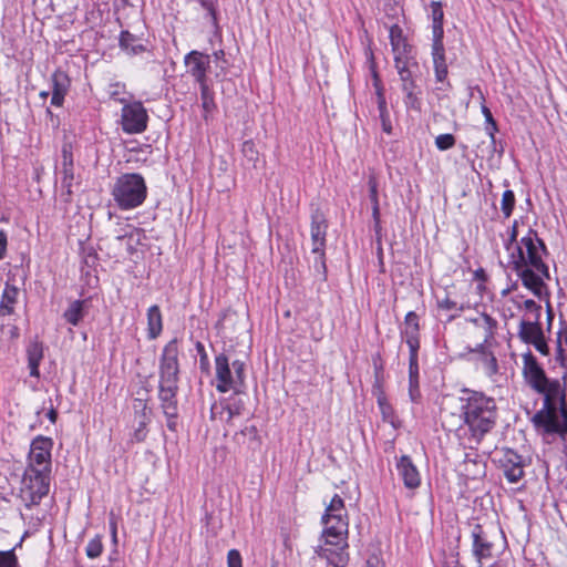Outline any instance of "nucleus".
Returning a JSON list of instances; mask_svg holds the SVG:
<instances>
[{"mask_svg": "<svg viewBox=\"0 0 567 567\" xmlns=\"http://www.w3.org/2000/svg\"><path fill=\"white\" fill-rule=\"evenodd\" d=\"M148 115L141 102L125 103L122 109V130L127 134H140L147 127Z\"/></svg>", "mask_w": 567, "mask_h": 567, "instance_id": "f8f14e48", "label": "nucleus"}, {"mask_svg": "<svg viewBox=\"0 0 567 567\" xmlns=\"http://www.w3.org/2000/svg\"><path fill=\"white\" fill-rule=\"evenodd\" d=\"M196 349H197V351L199 353L200 363L207 365L208 364V359H207V354H206V351H205V348H204L203 343L197 342Z\"/></svg>", "mask_w": 567, "mask_h": 567, "instance_id": "bf43d9fd", "label": "nucleus"}, {"mask_svg": "<svg viewBox=\"0 0 567 567\" xmlns=\"http://www.w3.org/2000/svg\"><path fill=\"white\" fill-rule=\"evenodd\" d=\"M178 342L171 340L163 349L159 358V383H178Z\"/></svg>", "mask_w": 567, "mask_h": 567, "instance_id": "1a4fd4ad", "label": "nucleus"}, {"mask_svg": "<svg viewBox=\"0 0 567 567\" xmlns=\"http://www.w3.org/2000/svg\"><path fill=\"white\" fill-rule=\"evenodd\" d=\"M220 419L227 424H231L235 417L241 416L245 412L246 402L243 396V390L228 396L220 403Z\"/></svg>", "mask_w": 567, "mask_h": 567, "instance_id": "a211bd4d", "label": "nucleus"}, {"mask_svg": "<svg viewBox=\"0 0 567 567\" xmlns=\"http://www.w3.org/2000/svg\"><path fill=\"white\" fill-rule=\"evenodd\" d=\"M432 59L434 64L435 79L443 82L447 76V64L443 39H432Z\"/></svg>", "mask_w": 567, "mask_h": 567, "instance_id": "5701e85b", "label": "nucleus"}, {"mask_svg": "<svg viewBox=\"0 0 567 567\" xmlns=\"http://www.w3.org/2000/svg\"><path fill=\"white\" fill-rule=\"evenodd\" d=\"M523 377L543 396L532 422L544 440L567 436V393L559 380L549 379L530 351L523 354Z\"/></svg>", "mask_w": 567, "mask_h": 567, "instance_id": "f257e3e1", "label": "nucleus"}, {"mask_svg": "<svg viewBox=\"0 0 567 567\" xmlns=\"http://www.w3.org/2000/svg\"><path fill=\"white\" fill-rule=\"evenodd\" d=\"M87 313L86 300H74L63 312L65 321L72 326H78Z\"/></svg>", "mask_w": 567, "mask_h": 567, "instance_id": "bb28decb", "label": "nucleus"}, {"mask_svg": "<svg viewBox=\"0 0 567 567\" xmlns=\"http://www.w3.org/2000/svg\"><path fill=\"white\" fill-rule=\"evenodd\" d=\"M240 437L244 439L243 443H247L252 449L260 444V436L255 425H246L238 433H236V439L238 441H240Z\"/></svg>", "mask_w": 567, "mask_h": 567, "instance_id": "2f4dec72", "label": "nucleus"}, {"mask_svg": "<svg viewBox=\"0 0 567 567\" xmlns=\"http://www.w3.org/2000/svg\"><path fill=\"white\" fill-rule=\"evenodd\" d=\"M163 330V318L159 307L154 305L147 310V337L150 340L156 339Z\"/></svg>", "mask_w": 567, "mask_h": 567, "instance_id": "cd10ccee", "label": "nucleus"}, {"mask_svg": "<svg viewBox=\"0 0 567 567\" xmlns=\"http://www.w3.org/2000/svg\"><path fill=\"white\" fill-rule=\"evenodd\" d=\"M147 188L140 174H124L117 178L113 196L121 209H133L146 198Z\"/></svg>", "mask_w": 567, "mask_h": 567, "instance_id": "39448f33", "label": "nucleus"}, {"mask_svg": "<svg viewBox=\"0 0 567 567\" xmlns=\"http://www.w3.org/2000/svg\"><path fill=\"white\" fill-rule=\"evenodd\" d=\"M0 567H19L14 550H0Z\"/></svg>", "mask_w": 567, "mask_h": 567, "instance_id": "c03bdc74", "label": "nucleus"}, {"mask_svg": "<svg viewBox=\"0 0 567 567\" xmlns=\"http://www.w3.org/2000/svg\"><path fill=\"white\" fill-rule=\"evenodd\" d=\"M465 320L472 326L468 334L476 340L475 344H481L482 348L483 346L492 347L495 343V336L498 330V321L495 318L482 312Z\"/></svg>", "mask_w": 567, "mask_h": 567, "instance_id": "6e6552de", "label": "nucleus"}, {"mask_svg": "<svg viewBox=\"0 0 567 567\" xmlns=\"http://www.w3.org/2000/svg\"><path fill=\"white\" fill-rule=\"evenodd\" d=\"M377 94H378V109H379V113H386L388 112L386 102H385V97L383 95L382 90L378 87Z\"/></svg>", "mask_w": 567, "mask_h": 567, "instance_id": "4d7b16f0", "label": "nucleus"}, {"mask_svg": "<svg viewBox=\"0 0 567 567\" xmlns=\"http://www.w3.org/2000/svg\"><path fill=\"white\" fill-rule=\"evenodd\" d=\"M202 106L206 112H212L215 109L214 94L208 84L199 85Z\"/></svg>", "mask_w": 567, "mask_h": 567, "instance_id": "c9c22d12", "label": "nucleus"}, {"mask_svg": "<svg viewBox=\"0 0 567 567\" xmlns=\"http://www.w3.org/2000/svg\"><path fill=\"white\" fill-rule=\"evenodd\" d=\"M241 152L245 157H247L249 161H256L258 157V151L256 148V145L252 141H245L243 143Z\"/></svg>", "mask_w": 567, "mask_h": 567, "instance_id": "3c124183", "label": "nucleus"}, {"mask_svg": "<svg viewBox=\"0 0 567 567\" xmlns=\"http://www.w3.org/2000/svg\"><path fill=\"white\" fill-rule=\"evenodd\" d=\"M392 52H393V55H394V60H396L398 58H414L412 55V48L411 45L406 42V43H403V44H400L398 47H393L392 48Z\"/></svg>", "mask_w": 567, "mask_h": 567, "instance_id": "603ef678", "label": "nucleus"}, {"mask_svg": "<svg viewBox=\"0 0 567 567\" xmlns=\"http://www.w3.org/2000/svg\"><path fill=\"white\" fill-rule=\"evenodd\" d=\"M47 416L48 419L52 422V423H55L56 421V417H58V412L51 406L47 413Z\"/></svg>", "mask_w": 567, "mask_h": 567, "instance_id": "0e129e2a", "label": "nucleus"}, {"mask_svg": "<svg viewBox=\"0 0 567 567\" xmlns=\"http://www.w3.org/2000/svg\"><path fill=\"white\" fill-rule=\"evenodd\" d=\"M327 220L323 215H315L311 224L312 254L316 255L315 264L324 270V246L327 234Z\"/></svg>", "mask_w": 567, "mask_h": 567, "instance_id": "2eb2a0df", "label": "nucleus"}, {"mask_svg": "<svg viewBox=\"0 0 567 567\" xmlns=\"http://www.w3.org/2000/svg\"><path fill=\"white\" fill-rule=\"evenodd\" d=\"M19 290L14 286H6L0 301V311L2 315H11L13 306L17 302Z\"/></svg>", "mask_w": 567, "mask_h": 567, "instance_id": "7c9ffc66", "label": "nucleus"}, {"mask_svg": "<svg viewBox=\"0 0 567 567\" xmlns=\"http://www.w3.org/2000/svg\"><path fill=\"white\" fill-rule=\"evenodd\" d=\"M178 383H159L158 398L165 416H177Z\"/></svg>", "mask_w": 567, "mask_h": 567, "instance_id": "6ab92c4d", "label": "nucleus"}, {"mask_svg": "<svg viewBox=\"0 0 567 567\" xmlns=\"http://www.w3.org/2000/svg\"><path fill=\"white\" fill-rule=\"evenodd\" d=\"M378 405L382 414V419L395 427L396 416L394 414L392 405L386 401L384 395L381 394L378 396Z\"/></svg>", "mask_w": 567, "mask_h": 567, "instance_id": "72a5a7b5", "label": "nucleus"}, {"mask_svg": "<svg viewBox=\"0 0 567 567\" xmlns=\"http://www.w3.org/2000/svg\"><path fill=\"white\" fill-rule=\"evenodd\" d=\"M504 475L509 483H517L524 476L522 456L513 450H506L501 460Z\"/></svg>", "mask_w": 567, "mask_h": 567, "instance_id": "dca6fc26", "label": "nucleus"}, {"mask_svg": "<svg viewBox=\"0 0 567 567\" xmlns=\"http://www.w3.org/2000/svg\"><path fill=\"white\" fill-rule=\"evenodd\" d=\"M7 251V236L0 231V259H2Z\"/></svg>", "mask_w": 567, "mask_h": 567, "instance_id": "680f3d73", "label": "nucleus"}, {"mask_svg": "<svg viewBox=\"0 0 567 567\" xmlns=\"http://www.w3.org/2000/svg\"><path fill=\"white\" fill-rule=\"evenodd\" d=\"M321 522L323 524V544L319 548V556L326 558L334 567H344L349 561V519L344 502L338 494L326 507Z\"/></svg>", "mask_w": 567, "mask_h": 567, "instance_id": "7ed1b4c3", "label": "nucleus"}, {"mask_svg": "<svg viewBox=\"0 0 567 567\" xmlns=\"http://www.w3.org/2000/svg\"><path fill=\"white\" fill-rule=\"evenodd\" d=\"M380 120H381V124H382V130L388 133V134H391L392 132V125H391V120H390V114L389 112L386 113H380Z\"/></svg>", "mask_w": 567, "mask_h": 567, "instance_id": "6e6d98bb", "label": "nucleus"}, {"mask_svg": "<svg viewBox=\"0 0 567 567\" xmlns=\"http://www.w3.org/2000/svg\"><path fill=\"white\" fill-rule=\"evenodd\" d=\"M70 87V79L63 71H55L52 74V97L51 104L54 106H62L64 97Z\"/></svg>", "mask_w": 567, "mask_h": 567, "instance_id": "b1692460", "label": "nucleus"}, {"mask_svg": "<svg viewBox=\"0 0 567 567\" xmlns=\"http://www.w3.org/2000/svg\"><path fill=\"white\" fill-rule=\"evenodd\" d=\"M389 38L392 48L406 43V39L403 35V30L399 24H393L390 27Z\"/></svg>", "mask_w": 567, "mask_h": 567, "instance_id": "4c0bfd02", "label": "nucleus"}, {"mask_svg": "<svg viewBox=\"0 0 567 567\" xmlns=\"http://www.w3.org/2000/svg\"><path fill=\"white\" fill-rule=\"evenodd\" d=\"M167 417V427L172 431L176 430V419L177 416H166Z\"/></svg>", "mask_w": 567, "mask_h": 567, "instance_id": "e2e57ef3", "label": "nucleus"}, {"mask_svg": "<svg viewBox=\"0 0 567 567\" xmlns=\"http://www.w3.org/2000/svg\"><path fill=\"white\" fill-rule=\"evenodd\" d=\"M368 186L370 192V199L372 203L373 213H379L378 205V179L374 174H370L368 178Z\"/></svg>", "mask_w": 567, "mask_h": 567, "instance_id": "e433bc0d", "label": "nucleus"}, {"mask_svg": "<svg viewBox=\"0 0 567 567\" xmlns=\"http://www.w3.org/2000/svg\"><path fill=\"white\" fill-rule=\"evenodd\" d=\"M365 567H384V563L379 556L372 555L367 559Z\"/></svg>", "mask_w": 567, "mask_h": 567, "instance_id": "13d9d810", "label": "nucleus"}, {"mask_svg": "<svg viewBox=\"0 0 567 567\" xmlns=\"http://www.w3.org/2000/svg\"><path fill=\"white\" fill-rule=\"evenodd\" d=\"M420 324L419 316L414 311H409L404 319V327L401 330V336L409 347V350L420 348Z\"/></svg>", "mask_w": 567, "mask_h": 567, "instance_id": "412c9836", "label": "nucleus"}, {"mask_svg": "<svg viewBox=\"0 0 567 567\" xmlns=\"http://www.w3.org/2000/svg\"><path fill=\"white\" fill-rule=\"evenodd\" d=\"M136 402H138L137 406H141L143 409V411L145 412L146 404L140 399H137ZM143 415H145V413ZM146 424H147V419H146V416H144L143 421L140 422V426L134 432V439L136 441L142 442L146 437Z\"/></svg>", "mask_w": 567, "mask_h": 567, "instance_id": "79ce46f5", "label": "nucleus"}, {"mask_svg": "<svg viewBox=\"0 0 567 567\" xmlns=\"http://www.w3.org/2000/svg\"><path fill=\"white\" fill-rule=\"evenodd\" d=\"M502 210L503 213H512L515 206V195L512 190H505L502 196Z\"/></svg>", "mask_w": 567, "mask_h": 567, "instance_id": "de8ad7c7", "label": "nucleus"}, {"mask_svg": "<svg viewBox=\"0 0 567 567\" xmlns=\"http://www.w3.org/2000/svg\"><path fill=\"white\" fill-rule=\"evenodd\" d=\"M419 348L410 350L409 359V378L419 379V363H417Z\"/></svg>", "mask_w": 567, "mask_h": 567, "instance_id": "49530a36", "label": "nucleus"}, {"mask_svg": "<svg viewBox=\"0 0 567 567\" xmlns=\"http://www.w3.org/2000/svg\"><path fill=\"white\" fill-rule=\"evenodd\" d=\"M50 473L33 467H25L22 477L21 498L27 506L37 505L47 496L50 488Z\"/></svg>", "mask_w": 567, "mask_h": 567, "instance_id": "0eeeda50", "label": "nucleus"}, {"mask_svg": "<svg viewBox=\"0 0 567 567\" xmlns=\"http://www.w3.org/2000/svg\"><path fill=\"white\" fill-rule=\"evenodd\" d=\"M556 360L561 364H566L567 360V331L560 329L557 332V349H556Z\"/></svg>", "mask_w": 567, "mask_h": 567, "instance_id": "473e14b6", "label": "nucleus"}, {"mask_svg": "<svg viewBox=\"0 0 567 567\" xmlns=\"http://www.w3.org/2000/svg\"><path fill=\"white\" fill-rule=\"evenodd\" d=\"M508 238L504 241L507 251L508 266L520 278L524 287L536 297L543 299L547 296L546 279H549V269L544 258L547 248L538 234L532 228L520 229L515 220L507 229Z\"/></svg>", "mask_w": 567, "mask_h": 567, "instance_id": "f03ea898", "label": "nucleus"}, {"mask_svg": "<svg viewBox=\"0 0 567 567\" xmlns=\"http://www.w3.org/2000/svg\"><path fill=\"white\" fill-rule=\"evenodd\" d=\"M28 365L30 375L34 378L40 377L39 367L43 359V344L38 340L32 341L27 348Z\"/></svg>", "mask_w": 567, "mask_h": 567, "instance_id": "a878e982", "label": "nucleus"}, {"mask_svg": "<svg viewBox=\"0 0 567 567\" xmlns=\"http://www.w3.org/2000/svg\"><path fill=\"white\" fill-rule=\"evenodd\" d=\"M437 307L441 310L454 312L450 316V319H454L460 312H462L465 309V306L463 303H458L452 300L449 296H445L442 299H437Z\"/></svg>", "mask_w": 567, "mask_h": 567, "instance_id": "f704fd0d", "label": "nucleus"}, {"mask_svg": "<svg viewBox=\"0 0 567 567\" xmlns=\"http://www.w3.org/2000/svg\"><path fill=\"white\" fill-rule=\"evenodd\" d=\"M103 545L100 537L92 538L86 545V555L90 558H96L102 554Z\"/></svg>", "mask_w": 567, "mask_h": 567, "instance_id": "ea45409f", "label": "nucleus"}, {"mask_svg": "<svg viewBox=\"0 0 567 567\" xmlns=\"http://www.w3.org/2000/svg\"><path fill=\"white\" fill-rule=\"evenodd\" d=\"M214 56L216 60H224V58H225L224 50H218V51L214 52Z\"/></svg>", "mask_w": 567, "mask_h": 567, "instance_id": "338daca9", "label": "nucleus"}, {"mask_svg": "<svg viewBox=\"0 0 567 567\" xmlns=\"http://www.w3.org/2000/svg\"><path fill=\"white\" fill-rule=\"evenodd\" d=\"M431 19H432V39H443L444 29H443V20L444 12L442 8V2L440 1H431Z\"/></svg>", "mask_w": 567, "mask_h": 567, "instance_id": "c85d7f7f", "label": "nucleus"}, {"mask_svg": "<svg viewBox=\"0 0 567 567\" xmlns=\"http://www.w3.org/2000/svg\"><path fill=\"white\" fill-rule=\"evenodd\" d=\"M460 417L470 432V441L481 443L497 421V405L492 396L468 389L457 398Z\"/></svg>", "mask_w": 567, "mask_h": 567, "instance_id": "20e7f679", "label": "nucleus"}, {"mask_svg": "<svg viewBox=\"0 0 567 567\" xmlns=\"http://www.w3.org/2000/svg\"><path fill=\"white\" fill-rule=\"evenodd\" d=\"M414 90H415V87H411V89H408V90H402L405 93L404 103H405L408 109H412V110H417L419 111L421 109V103H420V101H419Z\"/></svg>", "mask_w": 567, "mask_h": 567, "instance_id": "a18cd8bd", "label": "nucleus"}, {"mask_svg": "<svg viewBox=\"0 0 567 567\" xmlns=\"http://www.w3.org/2000/svg\"><path fill=\"white\" fill-rule=\"evenodd\" d=\"M125 94V85L121 83H113L110 85L109 95L112 100L125 104L127 100L123 96Z\"/></svg>", "mask_w": 567, "mask_h": 567, "instance_id": "58836bf2", "label": "nucleus"}, {"mask_svg": "<svg viewBox=\"0 0 567 567\" xmlns=\"http://www.w3.org/2000/svg\"><path fill=\"white\" fill-rule=\"evenodd\" d=\"M472 554L478 565H483L494 558V542L488 529L480 524H475L471 532Z\"/></svg>", "mask_w": 567, "mask_h": 567, "instance_id": "9b49d317", "label": "nucleus"}, {"mask_svg": "<svg viewBox=\"0 0 567 567\" xmlns=\"http://www.w3.org/2000/svg\"><path fill=\"white\" fill-rule=\"evenodd\" d=\"M187 73L198 85L208 84L207 72L210 69V56L193 50L184 56Z\"/></svg>", "mask_w": 567, "mask_h": 567, "instance_id": "4468645a", "label": "nucleus"}, {"mask_svg": "<svg viewBox=\"0 0 567 567\" xmlns=\"http://www.w3.org/2000/svg\"><path fill=\"white\" fill-rule=\"evenodd\" d=\"M396 470L406 488L415 489L420 486L421 476L410 456L402 455L396 462Z\"/></svg>", "mask_w": 567, "mask_h": 567, "instance_id": "f3484780", "label": "nucleus"}, {"mask_svg": "<svg viewBox=\"0 0 567 567\" xmlns=\"http://www.w3.org/2000/svg\"><path fill=\"white\" fill-rule=\"evenodd\" d=\"M120 47L128 54H138L145 50L140 40L128 31H122L120 35Z\"/></svg>", "mask_w": 567, "mask_h": 567, "instance_id": "c756f323", "label": "nucleus"}, {"mask_svg": "<svg viewBox=\"0 0 567 567\" xmlns=\"http://www.w3.org/2000/svg\"><path fill=\"white\" fill-rule=\"evenodd\" d=\"M512 301L517 308L524 311V317L520 321H540L542 307L532 299H523V297H515Z\"/></svg>", "mask_w": 567, "mask_h": 567, "instance_id": "393cba45", "label": "nucleus"}, {"mask_svg": "<svg viewBox=\"0 0 567 567\" xmlns=\"http://www.w3.org/2000/svg\"><path fill=\"white\" fill-rule=\"evenodd\" d=\"M485 131H486L487 135L489 136L491 144L493 146H495V144H496L495 134L498 131L497 123L496 122L485 123Z\"/></svg>", "mask_w": 567, "mask_h": 567, "instance_id": "5fc2aeb1", "label": "nucleus"}, {"mask_svg": "<svg viewBox=\"0 0 567 567\" xmlns=\"http://www.w3.org/2000/svg\"><path fill=\"white\" fill-rule=\"evenodd\" d=\"M215 375L216 390L220 393L230 390L238 393L245 388V363L240 360H235L230 364L228 357L219 353L215 357Z\"/></svg>", "mask_w": 567, "mask_h": 567, "instance_id": "423d86ee", "label": "nucleus"}, {"mask_svg": "<svg viewBox=\"0 0 567 567\" xmlns=\"http://www.w3.org/2000/svg\"><path fill=\"white\" fill-rule=\"evenodd\" d=\"M395 69L398 73L405 70H417L419 65L414 58H398L394 60Z\"/></svg>", "mask_w": 567, "mask_h": 567, "instance_id": "a19ab883", "label": "nucleus"}, {"mask_svg": "<svg viewBox=\"0 0 567 567\" xmlns=\"http://www.w3.org/2000/svg\"><path fill=\"white\" fill-rule=\"evenodd\" d=\"M61 184L64 189L70 194L74 179V164L73 152L70 143H64L61 150Z\"/></svg>", "mask_w": 567, "mask_h": 567, "instance_id": "aec40b11", "label": "nucleus"}, {"mask_svg": "<svg viewBox=\"0 0 567 567\" xmlns=\"http://www.w3.org/2000/svg\"><path fill=\"white\" fill-rule=\"evenodd\" d=\"M517 334L524 343L532 344L540 354H549L540 321H520Z\"/></svg>", "mask_w": 567, "mask_h": 567, "instance_id": "ddd939ff", "label": "nucleus"}, {"mask_svg": "<svg viewBox=\"0 0 567 567\" xmlns=\"http://www.w3.org/2000/svg\"><path fill=\"white\" fill-rule=\"evenodd\" d=\"M491 347H482L475 344L473 348H467L470 353L476 355V364L491 377L497 372L498 365L494 353L489 350Z\"/></svg>", "mask_w": 567, "mask_h": 567, "instance_id": "4be33fe9", "label": "nucleus"}, {"mask_svg": "<svg viewBox=\"0 0 567 567\" xmlns=\"http://www.w3.org/2000/svg\"><path fill=\"white\" fill-rule=\"evenodd\" d=\"M227 567H243L241 556L237 549H230L227 554Z\"/></svg>", "mask_w": 567, "mask_h": 567, "instance_id": "864d4df0", "label": "nucleus"}, {"mask_svg": "<svg viewBox=\"0 0 567 567\" xmlns=\"http://www.w3.org/2000/svg\"><path fill=\"white\" fill-rule=\"evenodd\" d=\"M416 70H405L398 73L402 82V90L415 87L414 73Z\"/></svg>", "mask_w": 567, "mask_h": 567, "instance_id": "09e8293b", "label": "nucleus"}, {"mask_svg": "<svg viewBox=\"0 0 567 567\" xmlns=\"http://www.w3.org/2000/svg\"><path fill=\"white\" fill-rule=\"evenodd\" d=\"M409 396L413 403H417L421 399L419 379L409 378Z\"/></svg>", "mask_w": 567, "mask_h": 567, "instance_id": "8fccbe9b", "label": "nucleus"}, {"mask_svg": "<svg viewBox=\"0 0 567 567\" xmlns=\"http://www.w3.org/2000/svg\"><path fill=\"white\" fill-rule=\"evenodd\" d=\"M202 4H203V7H204L205 9H207V10H208V12L210 13V16L215 19L216 17H215V9H214V7H213L210 3L206 2V1H202Z\"/></svg>", "mask_w": 567, "mask_h": 567, "instance_id": "69168bd1", "label": "nucleus"}, {"mask_svg": "<svg viewBox=\"0 0 567 567\" xmlns=\"http://www.w3.org/2000/svg\"><path fill=\"white\" fill-rule=\"evenodd\" d=\"M218 408H219V406H218L216 403H215V404H213V406H212V410H210L212 415H210V417H212L213 420L217 417Z\"/></svg>", "mask_w": 567, "mask_h": 567, "instance_id": "774afa93", "label": "nucleus"}, {"mask_svg": "<svg viewBox=\"0 0 567 567\" xmlns=\"http://www.w3.org/2000/svg\"><path fill=\"white\" fill-rule=\"evenodd\" d=\"M435 145L440 151H447L455 145V137L452 134H441L436 136Z\"/></svg>", "mask_w": 567, "mask_h": 567, "instance_id": "37998d69", "label": "nucleus"}, {"mask_svg": "<svg viewBox=\"0 0 567 567\" xmlns=\"http://www.w3.org/2000/svg\"><path fill=\"white\" fill-rule=\"evenodd\" d=\"M53 440L48 436L38 435L30 445L27 467H33L41 471L51 472L52 458L51 452Z\"/></svg>", "mask_w": 567, "mask_h": 567, "instance_id": "9d476101", "label": "nucleus"}, {"mask_svg": "<svg viewBox=\"0 0 567 567\" xmlns=\"http://www.w3.org/2000/svg\"><path fill=\"white\" fill-rule=\"evenodd\" d=\"M481 111H482V114L484 115L485 117V123H492V122H495L493 115H492V112L491 110L485 105V104H482L481 106Z\"/></svg>", "mask_w": 567, "mask_h": 567, "instance_id": "052dcab7", "label": "nucleus"}]
</instances>
